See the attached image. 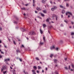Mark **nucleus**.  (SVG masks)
Segmentation results:
<instances>
[{
  "instance_id": "nucleus-59",
  "label": "nucleus",
  "mask_w": 74,
  "mask_h": 74,
  "mask_svg": "<svg viewBox=\"0 0 74 74\" xmlns=\"http://www.w3.org/2000/svg\"><path fill=\"white\" fill-rule=\"evenodd\" d=\"M42 73H44V70H42Z\"/></svg>"
},
{
  "instance_id": "nucleus-54",
  "label": "nucleus",
  "mask_w": 74,
  "mask_h": 74,
  "mask_svg": "<svg viewBox=\"0 0 74 74\" xmlns=\"http://www.w3.org/2000/svg\"><path fill=\"white\" fill-rule=\"evenodd\" d=\"M64 60H67V58H64Z\"/></svg>"
},
{
  "instance_id": "nucleus-20",
  "label": "nucleus",
  "mask_w": 74,
  "mask_h": 74,
  "mask_svg": "<svg viewBox=\"0 0 74 74\" xmlns=\"http://www.w3.org/2000/svg\"><path fill=\"white\" fill-rule=\"evenodd\" d=\"M42 3H44V4L45 3V1L44 0H42Z\"/></svg>"
},
{
  "instance_id": "nucleus-27",
  "label": "nucleus",
  "mask_w": 74,
  "mask_h": 74,
  "mask_svg": "<svg viewBox=\"0 0 74 74\" xmlns=\"http://www.w3.org/2000/svg\"><path fill=\"white\" fill-rule=\"evenodd\" d=\"M24 72L25 73V74H28V72H25V71H24Z\"/></svg>"
},
{
  "instance_id": "nucleus-31",
  "label": "nucleus",
  "mask_w": 74,
  "mask_h": 74,
  "mask_svg": "<svg viewBox=\"0 0 74 74\" xmlns=\"http://www.w3.org/2000/svg\"><path fill=\"white\" fill-rule=\"evenodd\" d=\"M40 44L41 45H42V44H44V42H40Z\"/></svg>"
},
{
  "instance_id": "nucleus-3",
  "label": "nucleus",
  "mask_w": 74,
  "mask_h": 74,
  "mask_svg": "<svg viewBox=\"0 0 74 74\" xmlns=\"http://www.w3.org/2000/svg\"><path fill=\"white\" fill-rule=\"evenodd\" d=\"M67 14H69V15H71V16H72V13L71 12H67L66 13V15H67Z\"/></svg>"
},
{
  "instance_id": "nucleus-19",
  "label": "nucleus",
  "mask_w": 74,
  "mask_h": 74,
  "mask_svg": "<svg viewBox=\"0 0 74 74\" xmlns=\"http://www.w3.org/2000/svg\"><path fill=\"white\" fill-rule=\"evenodd\" d=\"M21 10H25L26 9L25 8H21Z\"/></svg>"
},
{
  "instance_id": "nucleus-16",
  "label": "nucleus",
  "mask_w": 74,
  "mask_h": 74,
  "mask_svg": "<svg viewBox=\"0 0 74 74\" xmlns=\"http://www.w3.org/2000/svg\"><path fill=\"white\" fill-rule=\"evenodd\" d=\"M51 10L52 11H54L55 10V9H54V8H51Z\"/></svg>"
},
{
  "instance_id": "nucleus-17",
  "label": "nucleus",
  "mask_w": 74,
  "mask_h": 74,
  "mask_svg": "<svg viewBox=\"0 0 74 74\" xmlns=\"http://www.w3.org/2000/svg\"><path fill=\"white\" fill-rule=\"evenodd\" d=\"M64 12H65V11H64V10H62V14H64Z\"/></svg>"
},
{
  "instance_id": "nucleus-5",
  "label": "nucleus",
  "mask_w": 74,
  "mask_h": 74,
  "mask_svg": "<svg viewBox=\"0 0 74 74\" xmlns=\"http://www.w3.org/2000/svg\"><path fill=\"white\" fill-rule=\"evenodd\" d=\"M55 49V47L54 46H52L50 47V49L52 50V49Z\"/></svg>"
},
{
  "instance_id": "nucleus-52",
  "label": "nucleus",
  "mask_w": 74,
  "mask_h": 74,
  "mask_svg": "<svg viewBox=\"0 0 74 74\" xmlns=\"http://www.w3.org/2000/svg\"><path fill=\"white\" fill-rule=\"evenodd\" d=\"M63 15H61V18H63Z\"/></svg>"
},
{
  "instance_id": "nucleus-38",
  "label": "nucleus",
  "mask_w": 74,
  "mask_h": 74,
  "mask_svg": "<svg viewBox=\"0 0 74 74\" xmlns=\"http://www.w3.org/2000/svg\"><path fill=\"white\" fill-rule=\"evenodd\" d=\"M21 46H22V47H23V48L25 47H24V45H22Z\"/></svg>"
},
{
  "instance_id": "nucleus-41",
  "label": "nucleus",
  "mask_w": 74,
  "mask_h": 74,
  "mask_svg": "<svg viewBox=\"0 0 74 74\" xmlns=\"http://www.w3.org/2000/svg\"><path fill=\"white\" fill-rule=\"evenodd\" d=\"M29 5V4H26L25 5L26 6H27V5Z\"/></svg>"
},
{
  "instance_id": "nucleus-40",
  "label": "nucleus",
  "mask_w": 74,
  "mask_h": 74,
  "mask_svg": "<svg viewBox=\"0 0 74 74\" xmlns=\"http://www.w3.org/2000/svg\"><path fill=\"white\" fill-rule=\"evenodd\" d=\"M53 17H55V15L54 14H53Z\"/></svg>"
},
{
  "instance_id": "nucleus-50",
  "label": "nucleus",
  "mask_w": 74,
  "mask_h": 74,
  "mask_svg": "<svg viewBox=\"0 0 74 74\" xmlns=\"http://www.w3.org/2000/svg\"><path fill=\"white\" fill-rule=\"evenodd\" d=\"M2 30V29L1 28V27H0V30Z\"/></svg>"
},
{
  "instance_id": "nucleus-25",
  "label": "nucleus",
  "mask_w": 74,
  "mask_h": 74,
  "mask_svg": "<svg viewBox=\"0 0 74 74\" xmlns=\"http://www.w3.org/2000/svg\"><path fill=\"white\" fill-rule=\"evenodd\" d=\"M54 61L55 63H56V62H57V60H54Z\"/></svg>"
},
{
  "instance_id": "nucleus-57",
  "label": "nucleus",
  "mask_w": 74,
  "mask_h": 74,
  "mask_svg": "<svg viewBox=\"0 0 74 74\" xmlns=\"http://www.w3.org/2000/svg\"><path fill=\"white\" fill-rule=\"evenodd\" d=\"M70 0H64V1H69Z\"/></svg>"
},
{
  "instance_id": "nucleus-8",
  "label": "nucleus",
  "mask_w": 74,
  "mask_h": 74,
  "mask_svg": "<svg viewBox=\"0 0 74 74\" xmlns=\"http://www.w3.org/2000/svg\"><path fill=\"white\" fill-rule=\"evenodd\" d=\"M21 29L22 32H25V29L22 28H21Z\"/></svg>"
},
{
  "instance_id": "nucleus-24",
  "label": "nucleus",
  "mask_w": 74,
  "mask_h": 74,
  "mask_svg": "<svg viewBox=\"0 0 74 74\" xmlns=\"http://www.w3.org/2000/svg\"><path fill=\"white\" fill-rule=\"evenodd\" d=\"M36 59L37 60H39V59L38 58H37V57H36Z\"/></svg>"
},
{
  "instance_id": "nucleus-62",
  "label": "nucleus",
  "mask_w": 74,
  "mask_h": 74,
  "mask_svg": "<svg viewBox=\"0 0 74 74\" xmlns=\"http://www.w3.org/2000/svg\"><path fill=\"white\" fill-rule=\"evenodd\" d=\"M70 17V15H69L68 16V18H69Z\"/></svg>"
},
{
  "instance_id": "nucleus-23",
  "label": "nucleus",
  "mask_w": 74,
  "mask_h": 74,
  "mask_svg": "<svg viewBox=\"0 0 74 74\" xmlns=\"http://www.w3.org/2000/svg\"><path fill=\"white\" fill-rule=\"evenodd\" d=\"M43 40L44 42H45V37H44V36L43 38Z\"/></svg>"
},
{
  "instance_id": "nucleus-26",
  "label": "nucleus",
  "mask_w": 74,
  "mask_h": 74,
  "mask_svg": "<svg viewBox=\"0 0 74 74\" xmlns=\"http://www.w3.org/2000/svg\"><path fill=\"white\" fill-rule=\"evenodd\" d=\"M60 8H63V6H62L61 5H60Z\"/></svg>"
},
{
  "instance_id": "nucleus-29",
  "label": "nucleus",
  "mask_w": 74,
  "mask_h": 74,
  "mask_svg": "<svg viewBox=\"0 0 74 74\" xmlns=\"http://www.w3.org/2000/svg\"><path fill=\"white\" fill-rule=\"evenodd\" d=\"M33 3L34 4L33 5L34 7V0H33Z\"/></svg>"
},
{
  "instance_id": "nucleus-49",
  "label": "nucleus",
  "mask_w": 74,
  "mask_h": 74,
  "mask_svg": "<svg viewBox=\"0 0 74 74\" xmlns=\"http://www.w3.org/2000/svg\"><path fill=\"white\" fill-rule=\"evenodd\" d=\"M65 69H66V70H67L68 69L67 67H65Z\"/></svg>"
},
{
  "instance_id": "nucleus-10",
  "label": "nucleus",
  "mask_w": 74,
  "mask_h": 74,
  "mask_svg": "<svg viewBox=\"0 0 74 74\" xmlns=\"http://www.w3.org/2000/svg\"><path fill=\"white\" fill-rule=\"evenodd\" d=\"M41 15L42 16H44L45 15H44V14L42 13H40Z\"/></svg>"
},
{
  "instance_id": "nucleus-33",
  "label": "nucleus",
  "mask_w": 74,
  "mask_h": 74,
  "mask_svg": "<svg viewBox=\"0 0 74 74\" xmlns=\"http://www.w3.org/2000/svg\"><path fill=\"white\" fill-rule=\"evenodd\" d=\"M46 21L47 22H49V19H48V18L47 19Z\"/></svg>"
},
{
  "instance_id": "nucleus-37",
  "label": "nucleus",
  "mask_w": 74,
  "mask_h": 74,
  "mask_svg": "<svg viewBox=\"0 0 74 74\" xmlns=\"http://www.w3.org/2000/svg\"><path fill=\"white\" fill-rule=\"evenodd\" d=\"M59 48H56V51H58V50Z\"/></svg>"
},
{
  "instance_id": "nucleus-1",
  "label": "nucleus",
  "mask_w": 74,
  "mask_h": 74,
  "mask_svg": "<svg viewBox=\"0 0 74 74\" xmlns=\"http://www.w3.org/2000/svg\"><path fill=\"white\" fill-rule=\"evenodd\" d=\"M7 67L5 66H4L2 67L1 68V71L2 72L3 70H7Z\"/></svg>"
},
{
  "instance_id": "nucleus-46",
  "label": "nucleus",
  "mask_w": 74,
  "mask_h": 74,
  "mask_svg": "<svg viewBox=\"0 0 74 74\" xmlns=\"http://www.w3.org/2000/svg\"><path fill=\"white\" fill-rule=\"evenodd\" d=\"M72 68H74V66L73 65H72Z\"/></svg>"
},
{
  "instance_id": "nucleus-39",
  "label": "nucleus",
  "mask_w": 74,
  "mask_h": 74,
  "mask_svg": "<svg viewBox=\"0 0 74 74\" xmlns=\"http://www.w3.org/2000/svg\"><path fill=\"white\" fill-rule=\"evenodd\" d=\"M1 53L2 54H4V53H3V52L1 51Z\"/></svg>"
},
{
  "instance_id": "nucleus-58",
  "label": "nucleus",
  "mask_w": 74,
  "mask_h": 74,
  "mask_svg": "<svg viewBox=\"0 0 74 74\" xmlns=\"http://www.w3.org/2000/svg\"><path fill=\"white\" fill-rule=\"evenodd\" d=\"M58 18V17H56V21H57V18Z\"/></svg>"
},
{
  "instance_id": "nucleus-13",
  "label": "nucleus",
  "mask_w": 74,
  "mask_h": 74,
  "mask_svg": "<svg viewBox=\"0 0 74 74\" xmlns=\"http://www.w3.org/2000/svg\"><path fill=\"white\" fill-rule=\"evenodd\" d=\"M3 74H7V70H6V71L3 72Z\"/></svg>"
},
{
  "instance_id": "nucleus-45",
  "label": "nucleus",
  "mask_w": 74,
  "mask_h": 74,
  "mask_svg": "<svg viewBox=\"0 0 74 74\" xmlns=\"http://www.w3.org/2000/svg\"><path fill=\"white\" fill-rule=\"evenodd\" d=\"M36 73H39V71H38V70H37Z\"/></svg>"
},
{
  "instance_id": "nucleus-30",
  "label": "nucleus",
  "mask_w": 74,
  "mask_h": 74,
  "mask_svg": "<svg viewBox=\"0 0 74 74\" xmlns=\"http://www.w3.org/2000/svg\"><path fill=\"white\" fill-rule=\"evenodd\" d=\"M19 60L21 62H22V60L21 58H19Z\"/></svg>"
},
{
  "instance_id": "nucleus-61",
  "label": "nucleus",
  "mask_w": 74,
  "mask_h": 74,
  "mask_svg": "<svg viewBox=\"0 0 74 74\" xmlns=\"http://www.w3.org/2000/svg\"><path fill=\"white\" fill-rule=\"evenodd\" d=\"M11 69H12V68L11 66L10 67Z\"/></svg>"
},
{
  "instance_id": "nucleus-18",
  "label": "nucleus",
  "mask_w": 74,
  "mask_h": 74,
  "mask_svg": "<svg viewBox=\"0 0 74 74\" xmlns=\"http://www.w3.org/2000/svg\"><path fill=\"white\" fill-rule=\"evenodd\" d=\"M42 26L44 28L45 27H46V25L45 24H43Z\"/></svg>"
},
{
  "instance_id": "nucleus-42",
  "label": "nucleus",
  "mask_w": 74,
  "mask_h": 74,
  "mask_svg": "<svg viewBox=\"0 0 74 74\" xmlns=\"http://www.w3.org/2000/svg\"><path fill=\"white\" fill-rule=\"evenodd\" d=\"M50 3L51 4H52V1H50Z\"/></svg>"
},
{
  "instance_id": "nucleus-28",
  "label": "nucleus",
  "mask_w": 74,
  "mask_h": 74,
  "mask_svg": "<svg viewBox=\"0 0 74 74\" xmlns=\"http://www.w3.org/2000/svg\"><path fill=\"white\" fill-rule=\"evenodd\" d=\"M13 44H14V45H16V43H15V41L13 40Z\"/></svg>"
},
{
  "instance_id": "nucleus-44",
  "label": "nucleus",
  "mask_w": 74,
  "mask_h": 74,
  "mask_svg": "<svg viewBox=\"0 0 74 74\" xmlns=\"http://www.w3.org/2000/svg\"><path fill=\"white\" fill-rule=\"evenodd\" d=\"M68 69H69V70L70 69V65L69 66V67Z\"/></svg>"
},
{
  "instance_id": "nucleus-56",
  "label": "nucleus",
  "mask_w": 74,
  "mask_h": 74,
  "mask_svg": "<svg viewBox=\"0 0 74 74\" xmlns=\"http://www.w3.org/2000/svg\"><path fill=\"white\" fill-rule=\"evenodd\" d=\"M23 15L24 16H25V15H26V14H25V13Z\"/></svg>"
},
{
  "instance_id": "nucleus-12",
  "label": "nucleus",
  "mask_w": 74,
  "mask_h": 74,
  "mask_svg": "<svg viewBox=\"0 0 74 74\" xmlns=\"http://www.w3.org/2000/svg\"><path fill=\"white\" fill-rule=\"evenodd\" d=\"M33 68L34 69L36 70L37 69V67H36V66H34Z\"/></svg>"
},
{
  "instance_id": "nucleus-15",
  "label": "nucleus",
  "mask_w": 74,
  "mask_h": 74,
  "mask_svg": "<svg viewBox=\"0 0 74 74\" xmlns=\"http://www.w3.org/2000/svg\"><path fill=\"white\" fill-rule=\"evenodd\" d=\"M53 8L54 9V10H56V8H57V7H56L55 6H53Z\"/></svg>"
},
{
  "instance_id": "nucleus-21",
  "label": "nucleus",
  "mask_w": 74,
  "mask_h": 74,
  "mask_svg": "<svg viewBox=\"0 0 74 74\" xmlns=\"http://www.w3.org/2000/svg\"><path fill=\"white\" fill-rule=\"evenodd\" d=\"M29 34L30 35H32V32H30L29 33Z\"/></svg>"
},
{
  "instance_id": "nucleus-53",
  "label": "nucleus",
  "mask_w": 74,
  "mask_h": 74,
  "mask_svg": "<svg viewBox=\"0 0 74 74\" xmlns=\"http://www.w3.org/2000/svg\"><path fill=\"white\" fill-rule=\"evenodd\" d=\"M64 22H66V23H67V22L66 20H64Z\"/></svg>"
},
{
  "instance_id": "nucleus-48",
  "label": "nucleus",
  "mask_w": 74,
  "mask_h": 74,
  "mask_svg": "<svg viewBox=\"0 0 74 74\" xmlns=\"http://www.w3.org/2000/svg\"><path fill=\"white\" fill-rule=\"evenodd\" d=\"M2 58V56H1L0 55V59H1Z\"/></svg>"
},
{
  "instance_id": "nucleus-14",
  "label": "nucleus",
  "mask_w": 74,
  "mask_h": 74,
  "mask_svg": "<svg viewBox=\"0 0 74 74\" xmlns=\"http://www.w3.org/2000/svg\"><path fill=\"white\" fill-rule=\"evenodd\" d=\"M40 32L41 33V34H42V33H43V32H42V30H41V29H40Z\"/></svg>"
},
{
  "instance_id": "nucleus-32",
  "label": "nucleus",
  "mask_w": 74,
  "mask_h": 74,
  "mask_svg": "<svg viewBox=\"0 0 74 74\" xmlns=\"http://www.w3.org/2000/svg\"><path fill=\"white\" fill-rule=\"evenodd\" d=\"M38 69H41V67H40V66H38Z\"/></svg>"
},
{
  "instance_id": "nucleus-11",
  "label": "nucleus",
  "mask_w": 74,
  "mask_h": 74,
  "mask_svg": "<svg viewBox=\"0 0 74 74\" xmlns=\"http://www.w3.org/2000/svg\"><path fill=\"white\" fill-rule=\"evenodd\" d=\"M32 35H34L35 34V32L34 31L32 32Z\"/></svg>"
},
{
  "instance_id": "nucleus-55",
  "label": "nucleus",
  "mask_w": 74,
  "mask_h": 74,
  "mask_svg": "<svg viewBox=\"0 0 74 74\" xmlns=\"http://www.w3.org/2000/svg\"><path fill=\"white\" fill-rule=\"evenodd\" d=\"M45 70L46 71L47 70V68H45Z\"/></svg>"
},
{
  "instance_id": "nucleus-22",
  "label": "nucleus",
  "mask_w": 74,
  "mask_h": 74,
  "mask_svg": "<svg viewBox=\"0 0 74 74\" xmlns=\"http://www.w3.org/2000/svg\"><path fill=\"white\" fill-rule=\"evenodd\" d=\"M50 58H52V56H53V54H51L50 55Z\"/></svg>"
},
{
  "instance_id": "nucleus-60",
  "label": "nucleus",
  "mask_w": 74,
  "mask_h": 74,
  "mask_svg": "<svg viewBox=\"0 0 74 74\" xmlns=\"http://www.w3.org/2000/svg\"><path fill=\"white\" fill-rule=\"evenodd\" d=\"M35 13H37V12L36 11H35Z\"/></svg>"
},
{
  "instance_id": "nucleus-34",
  "label": "nucleus",
  "mask_w": 74,
  "mask_h": 74,
  "mask_svg": "<svg viewBox=\"0 0 74 74\" xmlns=\"http://www.w3.org/2000/svg\"><path fill=\"white\" fill-rule=\"evenodd\" d=\"M43 12H44V13H46V11L45 10H44L43 11Z\"/></svg>"
},
{
  "instance_id": "nucleus-36",
  "label": "nucleus",
  "mask_w": 74,
  "mask_h": 74,
  "mask_svg": "<svg viewBox=\"0 0 74 74\" xmlns=\"http://www.w3.org/2000/svg\"><path fill=\"white\" fill-rule=\"evenodd\" d=\"M74 33L73 32H72L71 33V35H74Z\"/></svg>"
},
{
  "instance_id": "nucleus-9",
  "label": "nucleus",
  "mask_w": 74,
  "mask_h": 74,
  "mask_svg": "<svg viewBox=\"0 0 74 74\" xmlns=\"http://www.w3.org/2000/svg\"><path fill=\"white\" fill-rule=\"evenodd\" d=\"M69 3H66V7H69Z\"/></svg>"
},
{
  "instance_id": "nucleus-64",
  "label": "nucleus",
  "mask_w": 74,
  "mask_h": 74,
  "mask_svg": "<svg viewBox=\"0 0 74 74\" xmlns=\"http://www.w3.org/2000/svg\"><path fill=\"white\" fill-rule=\"evenodd\" d=\"M53 3L54 4H56V3H55V2H53Z\"/></svg>"
},
{
  "instance_id": "nucleus-63",
  "label": "nucleus",
  "mask_w": 74,
  "mask_h": 74,
  "mask_svg": "<svg viewBox=\"0 0 74 74\" xmlns=\"http://www.w3.org/2000/svg\"><path fill=\"white\" fill-rule=\"evenodd\" d=\"M71 71H73V69H71Z\"/></svg>"
},
{
  "instance_id": "nucleus-51",
  "label": "nucleus",
  "mask_w": 74,
  "mask_h": 74,
  "mask_svg": "<svg viewBox=\"0 0 74 74\" xmlns=\"http://www.w3.org/2000/svg\"><path fill=\"white\" fill-rule=\"evenodd\" d=\"M71 23H72V24H74V23H73V22H71Z\"/></svg>"
},
{
  "instance_id": "nucleus-7",
  "label": "nucleus",
  "mask_w": 74,
  "mask_h": 74,
  "mask_svg": "<svg viewBox=\"0 0 74 74\" xmlns=\"http://www.w3.org/2000/svg\"><path fill=\"white\" fill-rule=\"evenodd\" d=\"M36 10H38V11H40L41 10V9L40 8H38Z\"/></svg>"
},
{
  "instance_id": "nucleus-35",
  "label": "nucleus",
  "mask_w": 74,
  "mask_h": 74,
  "mask_svg": "<svg viewBox=\"0 0 74 74\" xmlns=\"http://www.w3.org/2000/svg\"><path fill=\"white\" fill-rule=\"evenodd\" d=\"M16 51H17V52H20V51H19V50H17Z\"/></svg>"
},
{
  "instance_id": "nucleus-2",
  "label": "nucleus",
  "mask_w": 74,
  "mask_h": 74,
  "mask_svg": "<svg viewBox=\"0 0 74 74\" xmlns=\"http://www.w3.org/2000/svg\"><path fill=\"white\" fill-rule=\"evenodd\" d=\"M10 59L8 58V59H5V62H6V64H8V61H10Z\"/></svg>"
},
{
  "instance_id": "nucleus-6",
  "label": "nucleus",
  "mask_w": 74,
  "mask_h": 74,
  "mask_svg": "<svg viewBox=\"0 0 74 74\" xmlns=\"http://www.w3.org/2000/svg\"><path fill=\"white\" fill-rule=\"evenodd\" d=\"M12 73L13 74H16V73H15V70L14 69L12 70Z\"/></svg>"
},
{
  "instance_id": "nucleus-43",
  "label": "nucleus",
  "mask_w": 74,
  "mask_h": 74,
  "mask_svg": "<svg viewBox=\"0 0 74 74\" xmlns=\"http://www.w3.org/2000/svg\"><path fill=\"white\" fill-rule=\"evenodd\" d=\"M60 26H61L62 27L63 26V24H61L60 25Z\"/></svg>"
},
{
  "instance_id": "nucleus-47",
  "label": "nucleus",
  "mask_w": 74,
  "mask_h": 74,
  "mask_svg": "<svg viewBox=\"0 0 74 74\" xmlns=\"http://www.w3.org/2000/svg\"><path fill=\"white\" fill-rule=\"evenodd\" d=\"M14 23H17V22H16V21H14Z\"/></svg>"
},
{
  "instance_id": "nucleus-4",
  "label": "nucleus",
  "mask_w": 74,
  "mask_h": 74,
  "mask_svg": "<svg viewBox=\"0 0 74 74\" xmlns=\"http://www.w3.org/2000/svg\"><path fill=\"white\" fill-rule=\"evenodd\" d=\"M32 74H36V71H34V70H32Z\"/></svg>"
}]
</instances>
